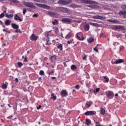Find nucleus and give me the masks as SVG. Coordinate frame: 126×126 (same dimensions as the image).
<instances>
[{"instance_id": "3", "label": "nucleus", "mask_w": 126, "mask_h": 126, "mask_svg": "<svg viewBox=\"0 0 126 126\" xmlns=\"http://www.w3.org/2000/svg\"><path fill=\"white\" fill-rule=\"evenodd\" d=\"M114 96V93L111 91H109L106 94V96L108 99H113Z\"/></svg>"}, {"instance_id": "33", "label": "nucleus", "mask_w": 126, "mask_h": 126, "mask_svg": "<svg viewBox=\"0 0 126 126\" xmlns=\"http://www.w3.org/2000/svg\"><path fill=\"white\" fill-rule=\"evenodd\" d=\"M58 49H59L60 51H62L63 50V45L62 44H60L58 46Z\"/></svg>"}, {"instance_id": "34", "label": "nucleus", "mask_w": 126, "mask_h": 126, "mask_svg": "<svg viewBox=\"0 0 126 126\" xmlns=\"http://www.w3.org/2000/svg\"><path fill=\"white\" fill-rule=\"evenodd\" d=\"M54 30L56 33H58L59 32V29L57 27L54 28Z\"/></svg>"}, {"instance_id": "60", "label": "nucleus", "mask_w": 126, "mask_h": 126, "mask_svg": "<svg viewBox=\"0 0 126 126\" xmlns=\"http://www.w3.org/2000/svg\"><path fill=\"white\" fill-rule=\"evenodd\" d=\"M51 78L52 79H56V77H52Z\"/></svg>"}, {"instance_id": "38", "label": "nucleus", "mask_w": 126, "mask_h": 126, "mask_svg": "<svg viewBox=\"0 0 126 126\" xmlns=\"http://www.w3.org/2000/svg\"><path fill=\"white\" fill-rule=\"evenodd\" d=\"M104 79H105L104 81L105 82H109V78H107V76H104Z\"/></svg>"}, {"instance_id": "46", "label": "nucleus", "mask_w": 126, "mask_h": 126, "mask_svg": "<svg viewBox=\"0 0 126 126\" xmlns=\"http://www.w3.org/2000/svg\"><path fill=\"white\" fill-rule=\"evenodd\" d=\"M55 72V71H52V72H48V74L49 75H52V74H53V73H54Z\"/></svg>"}, {"instance_id": "50", "label": "nucleus", "mask_w": 126, "mask_h": 126, "mask_svg": "<svg viewBox=\"0 0 126 126\" xmlns=\"http://www.w3.org/2000/svg\"><path fill=\"white\" fill-rule=\"evenodd\" d=\"M86 58H87V56H86V55H85V56L83 58V60H84V61H87Z\"/></svg>"}, {"instance_id": "25", "label": "nucleus", "mask_w": 126, "mask_h": 126, "mask_svg": "<svg viewBox=\"0 0 126 126\" xmlns=\"http://www.w3.org/2000/svg\"><path fill=\"white\" fill-rule=\"evenodd\" d=\"M58 23H59V20L55 19L54 21L52 22V24L53 25H58Z\"/></svg>"}, {"instance_id": "31", "label": "nucleus", "mask_w": 126, "mask_h": 126, "mask_svg": "<svg viewBox=\"0 0 126 126\" xmlns=\"http://www.w3.org/2000/svg\"><path fill=\"white\" fill-rule=\"evenodd\" d=\"M62 10L63 12H67L68 11V9L67 8H62Z\"/></svg>"}, {"instance_id": "35", "label": "nucleus", "mask_w": 126, "mask_h": 126, "mask_svg": "<svg viewBox=\"0 0 126 126\" xmlns=\"http://www.w3.org/2000/svg\"><path fill=\"white\" fill-rule=\"evenodd\" d=\"M98 91H100V88H96L94 91V94H96V93H97V92H98Z\"/></svg>"}, {"instance_id": "62", "label": "nucleus", "mask_w": 126, "mask_h": 126, "mask_svg": "<svg viewBox=\"0 0 126 126\" xmlns=\"http://www.w3.org/2000/svg\"><path fill=\"white\" fill-rule=\"evenodd\" d=\"M52 42H53V43H56V40H52Z\"/></svg>"}, {"instance_id": "64", "label": "nucleus", "mask_w": 126, "mask_h": 126, "mask_svg": "<svg viewBox=\"0 0 126 126\" xmlns=\"http://www.w3.org/2000/svg\"><path fill=\"white\" fill-rule=\"evenodd\" d=\"M3 13H6V10H4Z\"/></svg>"}, {"instance_id": "61", "label": "nucleus", "mask_w": 126, "mask_h": 126, "mask_svg": "<svg viewBox=\"0 0 126 126\" xmlns=\"http://www.w3.org/2000/svg\"><path fill=\"white\" fill-rule=\"evenodd\" d=\"M5 46H6V44L5 43H4L2 45V47H5Z\"/></svg>"}, {"instance_id": "37", "label": "nucleus", "mask_w": 126, "mask_h": 126, "mask_svg": "<svg viewBox=\"0 0 126 126\" xmlns=\"http://www.w3.org/2000/svg\"><path fill=\"white\" fill-rule=\"evenodd\" d=\"M91 25H92V26H94L95 27L98 26V24L97 23H91Z\"/></svg>"}, {"instance_id": "7", "label": "nucleus", "mask_w": 126, "mask_h": 126, "mask_svg": "<svg viewBox=\"0 0 126 126\" xmlns=\"http://www.w3.org/2000/svg\"><path fill=\"white\" fill-rule=\"evenodd\" d=\"M62 97H66L68 95L67 92L65 90H62L61 93Z\"/></svg>"}, {"instance_id": "30", "label": "nucleus", "mask_w": 126, "mask_h": 126, "mask_svg": "<svg viewBox=\"0 0 126 126\" xmlns=\"http://www.w3.org/2000/svg\"><path fill=\"white\" fill-rule=\"evenodd\" d=\"M51 99H53V100H57V96L54 94H51Z\"/></svg>"}, {"instance_id": "45", "label": "nucleus", "mask_w": 126, "mask_h": 126, "mask_svg": "<svg viewBox=\"0 0 126 126\" xmlns=\"http://www.w3.org/2000/svg\"><path fill=\"white\" fill-rule=\"evenodd\" d=\"M2 17H4V14L3 13L0 15V18H2Z\"/></svg>"}, {"instance_id": "53", "label": "nucleus", "mask_w": 126, "mask_h": 126, "mask_svg": "<svg viewBox=\"0 0 126 126\" xmlns=\"http://www.w3.org/2000/svg\"><path fill=\"white\" fill-rule=\"evenodd\" d=\"M16 33H18V32H20V31H19V30H18V29H16Z\"/></svg>"}, {"instance_id": "26", "label": "nucleus", "mask_w": 126, "mask_h": 126, "mask_svg": "<svg viewBox=\"0 0 126 126\" xmlns=\"http://www.w3.org/2000/svg\"><path fill=\"white\" fill-rule=\"evenodd\" d=\"M67 43L69 45L70 44H74V41H73V39H71V40L67 41Z\"/></svg>"}, {"instance_id": "57", "label": "nucleus", "mask_w": 126, "mask_h": 126, "mask_svg": "<svg viewBox=\"0 0 126 126\" xmlns=\"http://www.w3.org/2000/svg\"><path fill=\"white\" fill-rule=\"evenodd\" d=\"M41 105H39L37 107V109L39 110V109H41Z\"/></svg>"}, {"instance_id": "2", "label": "nucleus", "mask_w": 126, "mask_h": 126, "mask_svg": "<svg viewBox=\"0 0 126 126\" xmlns=\"http://www.w3.org/2000/svg\"><path fill=\"white\" fill-rule=\"evenodd\" d=\"M24 4L27 7H30L31 8H35L34 4H33V3L32 2H24Z\"/></svg>"}, {"instance_id": "28", "label": "nucleus", "mask_w": 126, "mask_h": 126, "mask_svg": "<svg viewBox=\"0 0 126 126\" xmlns=\"http://www.w3.org/2000/svg\"><path fill=\"white\" fill-rule=\"evenodd\" d=\"M88 42L89 43H92V42H94V38L93 37H90L88 39Z\"/></svg>"}, {"instance_id": "22", "label": "nucleus", "mask_w": 126, "mask_h": 126, "mask_svg": "<svg viewBox=\"0 0 126 126\" xmlns=\"http://www.w3.org/2000/svg\"><path fill=\"white\" fill-rule=\"evenodd\" d=\"M10 23H11V21H10V20H7L5 22V24L7 26H8V25H10Z\"/></svg>"}, {"instance_id": "18", "label": "nucleus", "mask_w": 126, "mask_h": 126, "mask_svg": "<svg viewBox=\"0 0 126 126\" xmlns=\"http://www.w3.org/2000/svg\"><path fill=\"white\" fill-rule=\"evenodd\" d=\"M70 7H72V8H77L79 7L78 5L72 3L69 6Z\"/></svg>"}, {"instance_id": "56", "label": "nucleus", "mask_w": 126, "mask_h": 126, "mask_svg": "<svg viewBox=\"0 0 126 126\" xmlns=\"http://www.w3.org/2000/svg\"><path fill=\"white\" fill-rule=\"evenodd\" d=\"M24 62H25V63H27V62H28L27 58H25Z\"/></svg>"}, {"instance_id": "23", "label": "nucleus", "mask_w": 126, "mask_h": 126, "mask_svg": "<svg viewBox=\"0 0 126 126\" xmlns=\"http://www.w3.org/2000/svg\"><path fill=\"white\" fill-rule=\"evenodd\" d=\"M89 28H90V27H89V25L88 24H86L85 26V31H88L89 30Z\"/></svg>"}, {"instance_id": "9", "label": "nucleus", "mask_w": 126, "mask_h": 126, "mask_svg": "<svg viewBox=\"0 0 126 126\" xmlns=\"http://www.w3.org/2000/svg\"><path fill=\"white\" fill-rule=\"evenodd\" d=\"M76 36L77 37L79 40H83V39H84V37H83V35L81 32L77 33Z\"/></svg>"}, {"instance_id": "1", "label": "nucleus", "mask_w": 126, "mask_h": 126, "mask_svg": "<svg viewBox=\"0 0 126 126\" xmlns=\"http://www.w3.org/2000/svg\"><path fill=\"white\" fill-rule=\"evenodd\" d=\"M59 4H61L62 5H66V4H69L71 3V0H59L58 1Z\"/></svg>"}, {"instance_id": "48", "label": "nucleus", "mask_w": 126, "mask_h": 126, "mask_svg": "<svg viewBox=\"0 0 126 126\" xmlns=\"http://www.w3.org/2000/svg\"><path fill=\"white\" fill-rule=\"evenodd\" d=\"M26 11H27L26 9H23V13L24 15H25V13H26Z\"/></svg>"}, {"instance_id": "4", "label": "nucleus", "mask_w": 126, "mask_h": 126, "mask_svg": "<svg viewBox=\"0 0 126 126\" xmlns=\"http://www.w3.org/2000/svg\"><path fill=\"white\" fill-rule=\"evenodd\" d=\"M35 5H36V6H38V7H43V8H46V9H49L50 8V6L46 4L35 3Z\"/></svg>"}, {"instance_id": "32", "label": "nucleus", "mask_w": 126, "mask_h": 126, "mask_svg": "<svg viewBox=\"0 0 126 126\" xmlns=\"http://www.w3.org/2000/svg\"><path fill=\"white\" fill-rule=\"evenodd\" d=\"M76 68H77V67H76L75 65L73 64L71 66V69H72V70H74L76 69Z\"/></svg>"}, {"instance_id": "55", "label": "nucleus", "mask_w": 126, "mask_h": 126, "mask_svg": "<svg viewBox=\"0 0 126 126\" xmlns=\"http://www.w3.org/2000/svg\"><path fill=\"white\" fill-rule=\"evenodd\" d=\"M33 17H38V15L35 14H34V15H33Z\"/></svg>"}, {"instance_id": "12", "label": "nucleus", "mask_w": 126, "mask_h": 126, "mask_svg": "<svg viewBox=\"0 0 126 126\" xmlns=\"http://www.w3.org/2000/svg\"><path fill=\"white\" fill-rule=\"evenodd\" d=\"M81 2H82V3H86L87 4H91V3H93L92 1L90 0H82Z\"/></svg>"}, {"instance_id": "5", "label": "nucleus", "mask_w": 126, "mask_h": 126, "mask_svg": "<svg viewBox=\"0 0 126 126\" xmlns=\"http://www.w3.org/2000/svg\"><path fill=\"white\" fill-rule=\"evenodd\" d=\"M84 114L85 116H93L96 115V111H90L86 112Z\"/></svg>"}, {"instance_id": "19", "label": "nucleus", "mask_w": 126, "mask_h": 126, "mask_svg": "<svg viewBox=\"0 0 126 126\" xmlns=\"http://www.w3.org/2000/svg\"><path fill=\"white\" fill-rule=\"evenodd\" d=\"M11 26L14 29H18L19 28V26L15 24H12Z\"/></svg>"}, {"instance_id": "44", "label": "nucleus", "mask_w": 126, "mask_h": 126, "mask_svg": "<svg viewBox=\"0 0 126 126\" xmlns=\"http://www.w3.org/2000/svg\"><path fill=\"white\" fill-rule=\"evenodd\" d=\"M95 126H100L101 125V124H100V123L98 122H95Z\"/></svg>"}, {"instance_id": "15", "label": "nucleus", "mask_w": 126, "mask_h": 126, "mask_svg": "<svg viewBox=\"0 0 126 126\" xmlns=\"http://www.w3.org/2000/svg\"><path fill=\"white\" fill-rule=\"evenodd\" d=\"M92 104V101H88L86 102L85 106L86 107V108H90V106H91Z\"/></svg>"}, {"instance_id": "43", "label": "nucleus", "mask_w": 126, "mask_h": 126, "mask_svg": "<svg viewBox=\"0 0 126 126\" xmlns=\"http://www.w3.org/2000/svg\"><path fill=\"white\" fill-rule=\"evenodd\" d=\"M18 65L19 66V67H21V66H22V65H23V64L21 62H19L18 63Z\"/></svg>"}, {"instance_id": "14", "label": "nucleus", "mask_w": 126, "mask_h": 126, "mask_svg": "<svg viewBox=\"0 0 126 126\" xmlns=\"http://www.w3.org/2000/svg\"><path fill=\"white\" fill-rule=\"evenodd\" d=\"M14 19L15 20H19L21 22H22L23 20L22 19L20 18V17L17 15V14H16L14 16Z\"/></svg>"}, {"instance_id": "63", "label": "nucleus", "mask_w": 126, "mask_h": 126, "mask_svg": "<svg viewBox=\"0 0 126 126\" xmlns=\"http://www.w3.org/2000/svg\"><path fill=\"white\" fill-rule=\"evenodd\" d=\"M3 31L5 32H7V31L6 30L3 29Z\"/></svg>"}, {"instance_id": "8", "label": "nucleus", "mask_w": 126, "mask_h": 126, "mask_svg": "<svg viewBox=\"0 0 126 126\" xmlns=\"http://www.w3.org/2000/svg\"><path fill=\"white\" fill-rule=\"evenodd\" d=\"M109 22H112V23H115V24H120V21L117 19H109L107 20Z\"/></svg>"}, {"instance_id": "47", "label": "nucleus", "mask_w": 126, "mask_h": 126, "mask_svg": "<svg viewBox=\"0 0 126 126\" xmlns=\"http://www.w3.org/2000/svg\"><path fill=\"white\" fill-rule=\"evenodd\" d=\"M100 37H105V34H104V33H102L100 34Z\"/></svg>"}, {"instance_id": "11", "label": "nucleus", "mask_w": 126, "mask_h": 126, "mask_svg": "<svg viewBox=\"0 0 126 126\" xmlns=\"http://www.w3.org/2000/svg\"><path fill=\"white\" fill-rule=\"evenodd\" d=\"M62 22H64V23H67V24H69V23H71V20L68 18H63L62 19Z\"/></svg>"}, {"instance_id": "20", "label": "nucleus", "mask_w": 126, "mask_h": 126, "mask_svg": "<svg viewBox=\"0 0 126 126\" xmlns=\"http://www.w3.org/2000/svg\"><path fill=\"white\" fill-rule=\"evenodd\" d=\"M47 14H48V15H51V16H53V17H55V13H54L53 12L48 11L47 12Z\"/></svg>"}, {"instance_id": "24", "label": "nucleus", "mask_w": 126, "mask_h": 126, "mask_svg": "<svg viewBox=\"0 0 126 126\" xmlns=\"http://www.w3.org/2000/svg\"><path fill=\"white\" fill-rule=\"evenodd\" d=\"M5 17L7 18H11V17H13V14H11L8 15L7 13L5 14Z\"/></svg>"}, {"instance_id": "36", "label": "nucleus", "mask_w": 126, "mask_h": 126, "mask_svg": "<svg viewBox=\"0 0 126 126\" xmlns=\"http://www.w3.org/2000/svg\"><path fill=\"white\" fill-rule=\"evenodd\" d=\"M56 59H57V57L56 56H52L51 57V60L52 61H56Z\"/></svg>"}, {"instance_id": "52", "label": "nucleus", "mask_w": 126, "mask_h": 126, "mask_svg": "<svg viewBox=\"0 0 126 126\" xmlns=\"http://www.w3.org/2000/svg\"><path fill=\"white\" fill-rule=\"evenodd\" d=\"M95 18L96 19H100V18H101V17H100L99 16H95Z\"/></svg>"}, {"instance_id": "41", "label": "nucleus", "mask_w": 126, "mask_h": 126, "mask_svg": "<svg viewBox=\"0 0 126 126\" xmlns=\"http://www.w3.org/2000/svg\"><path fill=\"white\" fill-rule=\"evenodd\" d=\"M97 48V46H95V47L94 48V52H96V53H99V50H98V49Z\"/></svg>"}, {"instance_id": "6", "label": "nucleus", "mask_w": 126, "mask_h": 126, "mask_svg": "<svg viewBox=\"0 0 126 126\" xmlns=\"http://www.w3.org/2000/svg\"><path fill=\"white\" fill-rule=\"evenodd\" d=\"M124 63V60L123 59L117 60L116 61L112 60L111 62L112 64H118L119 63Z\"/></svg>"}, {"instance_id": "42", "label": "nucleus", "mask_w": 126, "mask_h": 126, "mask_svg": "<svg viewBox=\"0 0 126 126\" xmlns=\"http://www.w3.org/2000/svg\"><path fill=\"white\" fill-rule=\"evenodd\" d=\"M116 38H117L118 39H119V38H122V37H123V35L122 34H118L116 35Z\"/></svg>"}, {"instance_id": "10", "label": "nucleus", "mask_w": 126, "mask_h": 126, "mask_svg": "<svg viewBox=\"0 0 126 126\" xmlns=\"http://www.w3.org/2000/svg\"><path fill=\"white\" fill-rule=\"evenodd\" d=\"M30 38L32 41H37L38 40V36L34 34H32Z\"/></svg>"}, {"instance_id": "13", "label": "nucleus", "mask_w": 126, "mask_h": 126, "mask_svg": "<svg viewBox=\"0 0 126 126\" xmlns=\"http://www.w3.org/2000/svg\"><path fill=\"white\" fill-rule=\"evenodd\" d=\"M119 15H122L125 17V18H126V11H122L119 12Z\"/></svg>"}, {"instance_id": "16", "label": "nucleus", "mask_w": 126, "mask_h": 126, "mask_svg": "<svg viewBox=\"0 0 126 126\" xmlns=\"http://www.w3.org/2000/svg\"><path fill=\"white\" fill-rule=\"evenodd\" d=\"M46 37L47 38L46 39V45H48V46H50L51 45V43H49L50 42V38H49V34H47Z\"/></svg>"}, {"instance_id": "58", "label": "nucleus", "mask_w": 126, "mask_h": 126, "mask_svg": "<svg viewBox=\"0 0 126 126\" xmlns=\"http://www.w3.org/2000/svg\"><path fill=\"white\" fill-rule=\"evenodd\" d=\"M15 80L16 81V82H18V79L17 78H16Z\"/></svg>"}, {"instance_id": "59", "label": "nucleus", "mask_w": 126, "mask_h": 126, "mask_svg": "<svg viewBox=\"0 0 126 126\" xmlns=\"http://www.w3.org/2000/svg\"><path fill=\"white\" fill-rule=\"evenodd\" d=\"M119 96V94H115V97H118Z\"/></svg>"}, {"instance_id": "51", "label": "nucleus", "mask_w": 126, "mask_h": 126, "mask_svg": "<svg viewBox=\"0 0 126 126\" xmlns=\"http://www.w3.org/2000/svg\"><path fill=\"white\" fill-rule=\"evenodd\" d=\"M76 89H79V86L78 85H76L75 86Z\"/></svg>"}, {"instance_id": "21", "label": "nucleus", "mask_w": 126, "mask_h": 126, "mask_svg": "<svg viewBox=\"0 0 126 126\" xmlns=\"http://www.w3.org/2000/svg\"><path fill=\"white\" fill-rule=\"evenodd\" d=\"M105 113H106V111H105V109L101 107L100 108V114H101V115H105Z\"/></svg>"}, {"instance_id": "27", "label": "nucleus", "mask_w": 126, "mask_h": 126, "mask_svg": "<svg viewBox=\"0 0 126 126\" xmlns=\"http://www.w3.org/2000/svg\"><path fill=\"white\" fill-rule=\"evenodd\" d=\"M1 87L2 89H6V88H7V86L6 85V84H2V85H1Z\"/></svg>"}, {"instance_id": "54", "label": "nucleus", "mask_w": 126, "mask_h": 126, "mask_svg": "<svg viewBox=\"0 0 126 126\" xmlns=\"http://www.w3.org/2000/svg\"><path fill=\"white\" fill-rule=\"evenodd\" d=\"M33 1H36V2H39L40 1V0H32Z\"/></svg>"}, {"instance_id": "29", "label": "nucleus", "mask_w": 126, "mask_h": 126, "mask_svg": "<svg viewBox=\"0 0 126 126\" xmlns=\"http://www.w3.org/2000/svg\"><path fill=\"white\" fill-rule=\"evenodd\" d=\"M86 124L87 126H89V125H90V124H91V121L89 120V119H86Z\"/></svg>"}, {"instance_id": "40", "label": "nucleus", "mask_w": 126, "mask_h": 126, "mask_svg": "<svg viewBox=\"0 0 126 126\" xmlns=\"http://www.w3.org/2000/svg\"><path fill=\"white\" fill-rule=\"evenodd\" d=\"M40 75H44L45 72L43 70H40L39 72Z\"/></svg>"}, {"instance_id": "39", "label": "nucleus", "mask_w": 126, "mask_h": 126, "mask_svg": "<svg viewBox=\"0 0 126 126\" xmlns=\"http://www.w3.org/2000/svg\"><path fill=\"white\" fill-rule=\"evenodd\" d=\"M115 29H122V26H116L115 27Z\"/></svg>"}, {"instance_id": "17", "label": "nucleus", "mask_w": 126, "mask_h": 126, "mask_svg": "<svg viewBox=\"0 0 126 126\" xmlns=\"http://www.w3.org/2000/svg\"><path fill=\"white\" fill-rule=\"evenodd\" d=\"M71 36H72V33H71V32H69L68 34L66 35L65 39L68 40V39H70V38H71Z\"/></svg>"}, {"instance_id": "49", "label": "nucleus", "mask_w": 126, "mask_h": 126, "mask_svg": "<svg viewBox=\"0 0 126 126\" xmlns=\"http://www.w3.org/2000/svg\"><path fill=\"white\" fill-rule=\"evenodd\" d=\"M122 50H124V46H121L120 47V51H122Z\"/></svg>"}]
</instances>
